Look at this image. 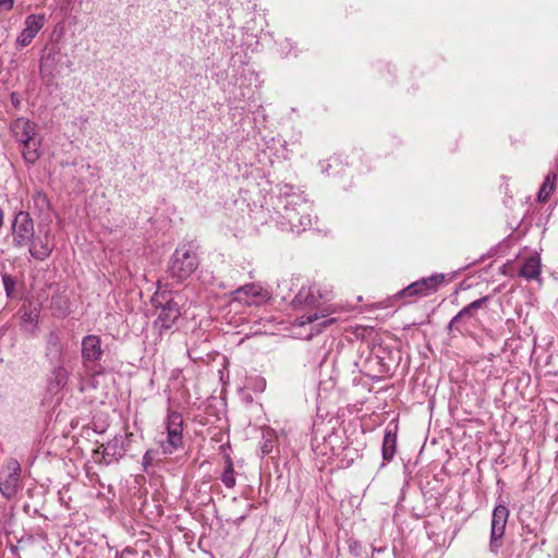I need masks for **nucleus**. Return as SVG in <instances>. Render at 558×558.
<instances>
[{"instance_id": "1", "label": "nucleus", "mask_w": 558, "mask_h": 558, "mask_svg": "<svg viewBox=\"0 0 558 558\" xmlns=\"http://www.w3.org/2000/svg\"><path fill=\"white\" fill-rule=\"evenodd\" d=\"M279 191L280 203L283 206L282 218L290 226L292 232L305 231L312 225L311 203L290 184H283Z\"/></svg>"}, {"instance_id": "2", "label": "nucleus", "mask_w": 558, "mask_h": 558, "mask_svg": "<svg viewBox=\"0 0 558 558\" xmlns=\"http://www.w3.org/2000/svg\"><path fill=\"white\" fill-rule=\"evenodd\" d=\"M199 265V258L192 244H182L173 252L169 265L168 274L171 278L181 282L187 279Z\"/></svg>"}, {"instance_id": "3", "label": "nucleus", "mask_w": 558, "mask_h": 558, "mask_svg": "<svg viewBox=\"0 0 558 558\" xmlns=\"http://www.w3.org/2000/svg\"><path fill=\"white\" fill-rule=\"evenodd\" d=\"M445 282V275L435 274L429 277L421 278L393 295L395 300H402L403 304H410L413 300L425 298L437 292Z\"/></svg>"}, {"instance_id": "4", "label": "nucleus", "mask_w": 558, "mask_h": 558, "mask_svg": "<svg viewBox=\"0 0 558 558\" xmlns=\"http://www.w3.org/2000/svg\"><path fill=\"white\" fill-rule=\"evenodd\" d=\"M151 302L159 310L155 326L160 329H170L181 316L179 303L174 300L172 292H156Z\"/></svg>"}, {"instance_id": "5", "label": "nucleus", "mask_w": 558, "mask_h": 558, "mask_svg": "<svg viewBox=\"0 0 558 558\" xmlns=\"http://www.w3.org/2000/svg\"><path fill=\"white\" fill-rule=\"evenodd\" d=\"M167 439L160 441L163 454H172L182 449L183 441V416L180 412L169 411L166 420Z\"/></svg>"}, {"instance_id": "6", "label": "nucleus", "mask_w": 558, "mask_h": 558, "mask_svg": "<svg viewBox=\"0 0 558 558\" xmlns=\"http://www.w3.org/2000/svg\"><path fill=\"white\" fill-rule=\"evenodd\" d=\"M21 464L15 458L5 460L0 470V493L5 499H12L21 488Z\"/></svg>"}, {"instance_id": "7", "label": "nucleus", "mask_w": 558, "mask_h": 558, "mask_svg": "<svg viewBox=\"0 0 558 558\" xmlns=\"http://www.w3.org/2000/svg\"><path fill=\"white\" fill-rule=\"evenodd\" d=\"M35 234L34 220L29 213L20 210L15 214L14 219L11 223V235L13 246L16 248H23L29 242Z\"/></svg>"}, {"instance_id": "8", "label": "nucleus", "mask_w": 558, "mask_h": 558, "mask_svg": "<svg viewBox=\"0 0 558 558\" xmlns=\"http://www.w3.org/2000/svg\"><path fill=\"white\" fill-rule=\"evenodd\" d=\"M104 355L101 348V339L97 335H88L82 339V361L83 367L87 375H98L101 371L98 369L97 362Z\"/></svg>"}, {"instance_id": "9", "label": "nucleus", "mask_w": 558, "mask_h": 558, "mask_svg": "<svg viewBox=\"0 0 558 558\" xmlns=\"http://www.w3.org/2000/svg\"><path fill=\"white\" fill-rule=\"evenodd\" d=\"M509 518V509L505 505H497L493 510L492 526L489 536V550L498 554L502 546L506 525Z\"/></svg>"}, {"instance_id": "10", "label": "nucleus", "mask_w": 558, "mask_h": 558, "mask_svg": "<svg viewBox=\"0 0 558 558\" xmlns=\"http://www.w3.org/2000/svg\"><path fill=\"white\" fill-rule=\"evenodd\" d=\"M61 62V48L52 45L45 48L40 58L39 73L47 85L51 84L56 77V71Z\"/></svg>"}, {"instance_id": "11", "label": "nucleus", "mask_w": 558, "mask_h": 558, "mask_svg": "<svg viewBox=\"0 0 558 558\" xmlns=\"http://www.w3.org/2000/svg\"><path fill=\"white\" fill-rule=\"evenodd\" d=\"M26 246H28V252L32 257L37 260H45L51 255L54 248V236L48 228L43 234L32 238V242Z\"/></svg>"}, {"instance_id": "12", "label": "nucleus", "mask_w": 558, "mask_h": 558, "mask_svg": "<svg viewBox=\"0 0 558 558\" xmlns=\"http://www.w3.org/2000/svg\"><path fill=\"white\" fill-rule=\"evenodd\" d=\"M490 301L489 295L482 296L466 306H464L456 316L452 317V319L449 322L447 329L449 332H452L453 330H457L458 332H462L461 330V324L463 320L470 319L475 317L477 311L480 308H483L488 304Z\"/></svg>"}, {"instance_id": "13", "label": "nucleus", "mask_w": 558, "mask_h": 558, "mask_svg": "<svg viewBox=\"0 0 558 558\" xmlns=\"http://www.w3.org/2000/svg\"><path fill=\"white\" fill-rule=\"evenodd\" d=\"M234 301L246 305H257L267 300V292L256 283H248L233 291Z\"/></svg>"}, {"instance_id": "14", "label": "nucleus", "mask_w": 558, "mask_h": 558, "mask_svg": "<svg viewBox=\"0 0 558 558\" xmlns=\"http://www.w3.org/2000/svg\"><path fill=\"white\" fill-rule=\"evenodd\" d=\"M323 294L316 287L302 288L292 301L295 310H319Z\"/></svg>"}, {"instance_id": "15", "label": "nucleus", "mask_w": 558, "mask_h": 558, "mask_svg": "<svg viewBox=\"0 0 558 558\" xmlns=\"http://www.w3.org/2000/svg\"><path fill=\"white\" fill-rule=\"evenodd\" d=\"M45 21L46 19L44 14L28 15L24 22L25 27L16 38V44L21 47L28 46L39 33V31L44 27Z\"/></svg>"}, {"instance_id": "16", "label": "nucleus", "mask_w": 558, "mask_h": 558, "mask_svg": "<svg viewBox=\"0 0 558 558\" xmlns=\"http://www.w3.org/2000/svg\"><path fill=\"white\" fill-rule=\"evenodd\" d=\"M11 131L20 143L36 136V124L27 119L19 118L11 124Z\"/></svg>"}, {"instance_id": "17", "label": "nucleus", "mask_w": 558, "mask_h": 558, "mask_svg": "<svg viewBox=\"0 0 558 558\" xmlns=\"http://www.w3.org/2000/svg\"><path fill=\"white\" fill-rule=\"evenodd\" d=\"M102 459L107 464L119 461L125 453V449L123 447V440L119 437H114L109 440L106 445H102Z\"/></svg>"}, {"instance_id": "18", "label": "nucleus", "mask_w": 558, "mask_h": 558, "mask_svg": "<svg viewBox=\"0 0 558 558\" xmlns=\"http://www.w3.org/2000/svg\"><path fill=\"white\" fill-rule=\"evenodd\" d=\"M397 451V427L395 429L386 428L383 444L381 456L385 462H390Z\"/></svg>"}, {"instance_id": "19", "label": "nucleus", "mask_w": 558, "mask_h": 558, "mask_svg": "<svg viewBox=\"0 0 558 558\" xmlns=\"http://www.w3.org/2000/svg\"><path fill=\"white\" fill-rule=\"evenodd\" d=\"M541 271L542 265L539 256L532 255L524 260L519 271V276L525 278L526 280H536L539 278Z\"/></svg>"}, {"instance_id": "20", "label": "nucleus", "mask_w": 558, "mask_h": 558, "mask_svg": "<svg viewBox=\"0 0 558 558\" xmlns=\"http://www.w3.org/2000/svg\"><path fill=\"white\" fill-rule=\"evenodd\" d=\"M22 144H23L22 155H23L24 160L29 165H34L40 157V154H39L40 142L38 140H36V137H34L26 142H23Z\"/></svg>"}, {"instance_id": "21", "label": "nucleus", "mask_w": 558, "mask_h": 558, "mask_svg": "<svg viewBox=\"0 0 558 558\" xmlns=\"http://www.w3.org/2000/svg\"><path fill=\"white\" fill-rule=\"evenodd\" d=\"M69 380V373L65 367L61 364L57 365L51 373V377L49 379L50 388H63Z\"/></svg>"}, {"instance_id": "22", "label": "nucleus", "mask_w": 558, "mask_h": 558, "mask_svg": "<svg viewBox=\"0 0 558 558\" xmlns=\"http://www.w3.org/2000/svg\"><path fill=\"white\" fill-rule=\"evenodd\" d=\"M555 181H556V174L553 172L548 173L545 177V179L539 187L538 194H537V202L546 203L548 201L549 195L555 190Z\"/></svg>"}, {"instance_id": "23", "label": "nucleus", "mask_w": 558, "mask_h": 558, "mask_svg": "<svg viewBox=\"0 0 558 558\" xmlns=\"http://www.w3.org/2000/svg\"><path fill=\"white\" fill-rule=\"evenodd\" d=\"M221 481L228 488H232L235 485L234 469L230 459L227 460L225 471L221 474Z\"/></svg>"}, {"instance_id": "24", "label": "nucleus", "mask_w": 558, "mask_h": 558, "mask_svg": "<svg viewBox=\"0 0 558 558\" xmlns=\"http://www.w3.org/2000/svg\"><path fill=\"white\" fill-rule=\"evenodd\" d=\"M48 350V354H52L58 361L61 359L62 345L59 337L56 333H50L49 336Z\"/></svg>"}, {"instance_id": "25", "label": "nucleus", "mask_w": 558, "mask_h": 558, "mask_svg": "<svg viewBox=\"0 0 558 558\" xmlns=\"http://www.w3.org/2000/svg\"><path fill=\"white\" fill-rule=\"evenodd\" d=\"M32 198L35 207L38 208L40 211L48 210L50 208V202L44 192L36 191L33 194Z\"/></svg>"}, {"instance_id": "26", "label": "nucleus", "mask_w": 558, "mask_h": 558, "mask_svg": "<svg viewBox=\"0 0 558 558\" xmlns=\"http://www.w3.org/2000/svg\"><path fill=\"white\" fill-rule=\"evenodd\" d=\"M2 283L8 298L15 296V288H16V279L11 275L4 272L2 274Z\"/></svg>"}, {"instance_id": "27", "label": "nucleus", "mask_w": 558, "mask_h": 558, "mask_svg": "<svg viewBox=\"0 0 558 558\" xmlns=\"http://www.w3.org/2000/svg\"><path fill=\"white\" fill-rule=\"evenodd\" d=\"M158 457H159V450L158 449H148L144 453L143 459H142L143 470L145 472H147L148 468L151 466L155 463V461L158 460Z\"/></svg>"}, {"instance_id": "28", "label": "nucleus", "mask_w": 558, "mask_h": 558, "mask_svg": "<svg viewBox=\"0 0 558 558\" xmlns=\"http://www.w3.org/2000/svg\"><path fill=\"white\" fill-rule=\"evenodd\" d=\"M326 311L325 310H320L318 314V312H315L313 314H304L303 316L300 317L301 322L300 324L301 325H305V324H310V323H313L319 318H324L326 317Z\"/></svg>"}, {"instance_id": "29", "label": "nucleus", "mask_w": 558, "mask_h": 558, "mask_svg": "<svg viewBox=\"0 0 558 558\" xmlns=\"http://www.w3.org/2000/svg\"><path fill=\"white\" fill-rule=\"evenodd\" d=\"M11 104L14 108H19L21 105V97L17 93L13 92L10 95Z\"/></svg>"}, {"instance_id": "30", "label": "nucleus", "mask_w": 558, "mask_h": 558, "mask_svg": "<svg viewBox=\"0 0 558 558\" xmlns=\"http://www.w3.org/2000/svg\"><path fill=\"white\" fill-rule=\"evenodd\" d=\"M14 7V0H0V8L5 10H12Z\"/></svg>"}, {"instance_id": "31", "label": "nucleus", "mask_w": 558, "mask_h": 558, "mask_svg": "<svg viewBox=\"0 0 558 558\" xmlns=\"http://www.w3.org/2000/svg\"><path fill=\"white\" fill-rule=\"evenodd\" d=\"M271 450H272L271 441H269V440L265 441V444L262 446V452L264 454H268L271 452Z\"/></svg>"}, {"instance_id": "32", "label": "nucleus", "mask_w": 558, "mask_h": 558, "mask_svg": "<svg viewBox=\"0 0 558 558\" xmlns=\"http://www.w3.org/2000/svg\"><path fill=\"white\" fill-rule=\"evenodd\" d=\"M32 542H33V535H27L26 537H22V538L17 542V544H19L20 546H23V545H25V544H31Z\"/></svg>"}, {"instance_id": "33", "label": "nucleus", "mask_w": 558, "mask_h": 558, "mask_svg": "<svg viewBox=\"0 0 558 558\" xmlns=\"http://www.w3.org/2000/svg\"><path fill=\"white\" fill-rule=\"evenodd\" d=\"M333 322H335V319H333V318H331V319L324 320V322H323V323H320L319 325H320V326H323V327H326V326H328V325L332 324Z\"/></svg>"}, {"instance_id": "34", "label": "nucleus", "mask_w": 558, "mask_h": 558, "mask_svg": "<svg viewBox=\"0 0 558 558\" xmlns=\"http://www.w3.org/2000/svg\"><path fill=\"white\" fill-rule=\"evenodd\" d=\"M3 217H4V215H3V210L0 208V228H1V227H2V225H3Z\"/></svg>"}, {"instance_id": "35", "label": "nucleus", "mask_w": 558, "mask_h": 558, "mask_svg": "<svg viewBox=\"0 0 558 558\" xmlns=\"http://www.w3.org/2000/svg\"><path fill=\"white\" fill-rule=\"evenodd\" d=\"M17 546L12 547V551L15 553Z\"/></svg>"}]
</instances>
